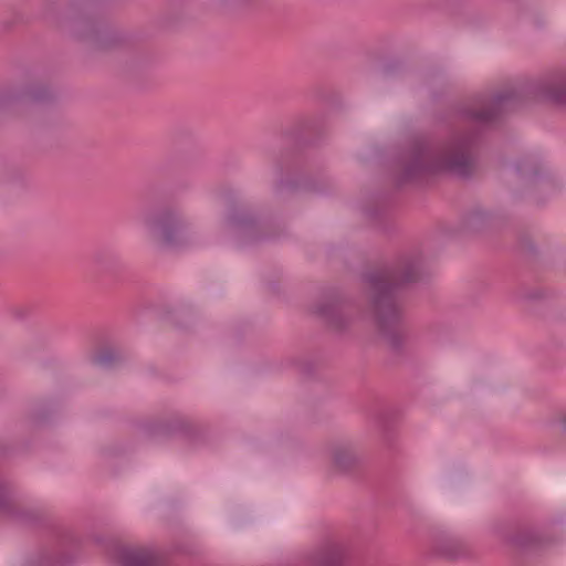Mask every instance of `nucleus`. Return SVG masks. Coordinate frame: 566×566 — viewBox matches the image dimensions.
<instances>
[{"label": "nucleus", "mask_w": 566, "mask_h": 566, "mask_svg": "<svg viewBox=\"0 0 566 566\" xmlns=\"http://www.w3.org/2000/svg\"><path fill=\"white\" fill-rule=\"evenodd\" d=\"M538 101L566 105V67L481 94L471 104L460 107L457 125L447 139L417 138L408 146L397 165V182L402 185L437 172L471 177L476 169L481 129L505 112Z\"/></svg>", "instance_id": "obj_1"}, {"label": "nucleus", "mask_w": 566, "mask_h": 566, "mask_svg": "<svg viewBox=\"0 0 566 566\" xmlns=\"http://www.w3.org/2000/svg\"><path fill=\"white\" fill-rule=\"evenodd\" d=\"M422 274V253L409 250L399 253L388 264L369 272L365 277L369 308L379 334L395 353H401L406 343L399 292L408 284L418 282Z\"/></svg>", "instance_id": "obj_2"}, {"label": "nucleus", "mask_w": 566, "mask_h": 566, "mask_svg": "<svg viewBox=\"0 0 566 566\" xmlns=\"http://www.w3.org/2000/svg\"><path fill=\"white\" fill-rule=\"evenodd\" d=\"M143 223L151 240L171 249H182L197 241V231L189 220L175 208L146 213Z\"/></svg>", "instance_id": "obj_3"}, {"label": "nucleus", "mask_w": 566, "mask_h": 566, "mask_svg": "<svg viewBox=\"0 0 566 566\" xmlns=\"http://www.w3.org/2000/svg\"><path fill=\"white\" fill-rule=\"evenodd\" d=\"M51 90L42 84H30L21 88H7L0 92V114L15 112L22 106L51 99Z\"/></svg>", "instance_id": "obj_4"}, {"label": "nucleus", "mask_w": 566, "mask_h": 566, "mask_svg": "<svg viewBox=\"0 0 566 566\" xmlns=\"http://www.w3.org/2000/svg\"><path fill=\"white\" fill-rule=\"evenodd\" d=\"M0 515L7 516L22 524H31L38 520V513L20 503L13 496L10 483L0 473Z\"/></svg>", "instance_id": "obj_5"}, {"label": "nucleus", "mask_w": 566, "mask_h": 566, "mask_svg": "<svg viewBox=\"0 0 566 566\" xmlns=\"http://www.w3.org/2000/svg\"><path fill=\"white\" fill-rule=\"evenodd\" d=\"M493 532L501 539L521 548L532 547L539 542L537 532L524 524L499 522L494 525Z\"/></svg>", "instance_id": "obj_6"}, {"label": "nucleus", "mask_w": 566, "mask_h": 566, "mask_svg": "<svg viewBox=\"0 0 566 566\" xmlns=\"http://www.w3.org/2000/svg\"><path fill=\"white\" fill-rule=\"evenodd\" d=\"M329 457L334 470L348 474L361 464V455L356 447L348 441L336 442L329 448Z\"/></svg>", "instance_id": "obj_7"}, {"label": "nucleus", "mask_w": 566, "mask_h": 566, "mask_svg": "<svg viewBox=\"0 0 566 566\" xmlns=\"http://www.w3.org/2000/svg\"><path fill=\"white\" fill-rule=\"evenodd\" d=\"M432 548L436 554L448 559L464 557L470 552L469 545L464 539L446 531L438 532L434 535Z\"/></svg>", "instance_id": "obj_8"}, {"label": "nucleus", "mask_w": 566, "mask_h": 566, "mask_svg": "<svg viewBox=\"0 0 566 566\" xmlns=\"http://www.w3.org/2000/svg\"><path fill=\"white\" fill-rule=\"evenodd\" d=\"M346 551L342 544L328 543L307 554L306 566H343Z\"/></svg>", "instance_id": "obj_9"}, {"label": "nucleus", "mask_w": 566, "mask_h": 566, "mask_svg": "<svg viewBox=\"0 0 566 566\" xmlns=\"http://www.w3.org/2000/svg\"><path fill=\"white\" fill-rule=\"evenodd\" d=\"M65 28L80 40L92 42L95 45L99 44L101 29L97 22L86 13L71 15Z\"/></svg>", "instance_id": "obj_10"}, {"label": "nucleus", "mask_w": 566, "mask_h": 566, "mask_svg": "<svg viewBox=\"0 0 566 566\" xmlns=\"http://www.w3.org/2000/svg\"><path fill=\"white\" fill-rule=\"evenodd\" d=\"M515 169L522 180L533 184L541 191L554 187V181L551 178L541 176V164L533 157H525L516 161Z\"/></svg>", "instance_id": "obj_11"}, {"label": "nucleus", "mask_w": 566, "mask_h": 566, "mask_svg": "<svg viewBox=\"0 0 566 566\" xmlns=\"http://www.w3.org/2000/svg\"><path fill=\"white\" fill-rule=\"evenodd\" d=\"M316 313L336 332L345 331L352 322L342 304L335 300L319 303Z\"/></svg>", "instance_id": "obj_12"}, {"label": "nucleus", "mask_w": 566, "mask_h": 566, "mask_svg": "<svg viewBox=\"0 0 566 566\" xmlns=\"http://www.w3.org/2000/svg\"><path fill=\"white\" fill-rule=\"evenodd\" d=\"M119 566H160L159 554L148 547H125L118 554Z\"/></svg>", "instance_id": "obj_13"}, {"label": "nucleus", "mask_w": 566, "mask_h": 566, "mask_svg": "<svg viewBox=\"0 0 566 566\" xmlns=\"http://www.w3.org/2000/svg\"><path fill=\"white\" fill-rule=\"evenodd\" d=\"M230 226L239 232L243 242H255L263 238L253 216L243 210H234L229 217Z\"/></svg>", "instance_id": "obj_14"}, {"label": "nucleus", "mask_w": 566, "mask_h": 566, "mask_svg": "<svg viewBox=\"0 0 566 566\" xmlns=\"http://www.w3.org/2000/svg\"><path fill=\"white\" fill-rule=\"evenodd\" d=\"M72 557L62 551L49 549L33 557L25 566H72Z\"/></svg>", "instance_id": "obj_15"}, {"label": "nucleus", "mask_w": 566, "mask_h": 566, "mask_svg": "<svg viewBox=\"0 0 566 566\" xmlns=\"http://www.w3.org/2000/svg\"><path fill=\"white\" fill-rule=\"evenodd\" d=\"M491 220V216L481 207H474L463 218L465 230L475 232L485 228Z\"/></svg>", "instance_id": "obj_16"}, {"label": "nucleus", "mask_w": 566, "mask_h": 566, "mask_svg": "<svg viewBox=\"0 0 566 566\" xmlns=\"http://www.w3.org/2000/svg\"><path fill=\"white\" fill-rule=\"evenodd\" d=\"M51 408L48 401H38L32 405L28 413V421L32 427H41L49 421Z\"/></svg>", "instance_id": "obj_17"}, {"label": "nucleus", "mask_w": 566, "mask_h": 566, "mask_svg": "<svg viewBox=\"0 0 566 566\" xmlns=\"http://www.w3.org/2000/svg\"><path fill=\"white\" fill-rule=\"evenodd\" d=\"M119 361L122 356L113 349H105L92 357V364L102 368H111Z\"/></svg>", "instance_id": "obj_18"}, {"label": "nucleus", "mask_w": 566, "mask_h": 566, "mask_svg": "<svg viewBox=\"0 0 566 566\" xmlns=\"http://www.w3.org/2000/svg\"><path fill=\"white\" fill-rule=\"evenodd\" d=\"M94 263L103 269H109L112 265L111 255L106 251H97L93 256Z\"/></svg>", "instance_id": "obj_19"}, {"label": "nucleus", "mask_w": 566, "mask_h": 566, "mask_svg": "<svg viewBox=\"0 0 566 566\" xmlns=\"http://www.w3.org/2000/svg\"><path fill=\"white\" fill-rule=\"evenodd\" d=\"M296 125L300 132H311L314 129V119L311 117H304L298 119Z\"/></svg>", "instance_id": "obj_20"}, {"label": "nucleus", "mask_w": 566, "mask_h": 566, "mask_svg": "<svg viewBox=\"0 0 566 566\" xmlns=\"http://www.w3.org/2000/svg\"><path fill=\"white\" fill-rule=\"evenodd\" d=\"M557 421L560 426L563 433L566 436V409L559 412Z\"/></svg>", "instance_id": "obj_21"}, {"label": "nucleus", "mask_w": 566, "mask_h": 566, "mask_svg": "<svg viewBox=\"0 0 566 566\" xmlns=\"http://www.w3.org/2000/svg\"><path fill=\"white\" fill-rule=\"evenodd\" d=\"M284 187H285V182L283 180H280L276 185V191L282 192Z\"/></svg>", "instance_id": "obj_22"}, {"label": "nucleus", "mask_w": 566, "mask_h": 566, "mask_svg": "<svg viewBox=\"0 0 566 566\" xmlns=\"http://www.w3.org/2000/svg\"><path fill=\"white\" fill-rule=\"evenodd\" d=\"M542 295L541 293L536 292V293H532V294H527L526 297L527 298H531V300H535V298H539Z\"/></svg>", "instance_id": "obj_23"}]
</instances>
